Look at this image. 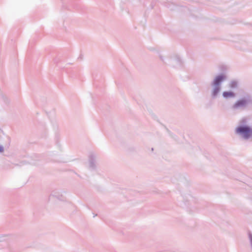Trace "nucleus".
<instances>
[{
  "mask_svg": "<svg viewBox=\"0 0 252 252\" xmlns=\"http://www.w3.org/2000/svg\"><path fill=\"white\" fill-rule=\"evenodd\" d=\"M51 195H52L53 196L56 197V198H57L59 199H61V197H62V195H60L59 194V192L56 190H55L52 192Z\"/></svg>",
  "mask_w": 252,
  "mask_h": 252,
  "instance_id": "8",
  "label": "nucleus"
},
{
  "mask_svg": "<svg viewBox=\"0 0 252 252\" xmlns=\"http://www.w3.org/2000/svg\"><path fill=\"white\" fill-rule=\"evenodd\" d=\"M248 103V100L245 98H243L238 100L232 106V108L233 109H237L240 108H245L246 107Z\"/></svg>",
  "mask_w": 252,
  "mask_h": 252,
  "instance_id": "3",
  "label": "nucleus"
},
{
  "mask_svg": "<svg viewBox=\"0 0 252 252\" xmlns=\"http://www.w3.org/2000/svg\"><path fill=\"white\" fill-rule=\"evenodd\" d=\"M236 132L244 139H248L252 136V129L248 126H240L236 129Z\"/></svg>",
  "mask_w": 252,
  "mask_h": 252,
  "instance_id": "2",
  "label": "nucleus"
},
{
  "mask_svg": "<svg viewBox=\"0 0 252 252\" xmlns=\"http://www.w3.org/2000/svg\"><path fill=\"white\" fill-rule=\"evenodd\" d=\"M238 87V82L236 80H232L229 84V87L232 89L237 88Z\"/></svg>",
  "mask_w": 252,
  "mask_h": 252,
  "instance_id": "6",
  "label": "nucleus"
},
{
  "mask_svg": "<svg viewBox=\"0 0 252 252\" xmlns=\"http://www.w3.org/2000/svg\"><path fill=\"white\" fill-rule=\"evenodd\" d=\"M222 96L224 98H234L235 97V94L230 91H225L223 92Z\"/></svg>",
  "mask_w": 252,
  "mask_h": 252,
  "instance_id": "5",
  "label": "nucleus"
},
{
  "mask_svg": "<svg viewBox=\"0 0 252 252\" xmlns=\"http://www.w3.org/2000/svg\"><path fill=\"white\" fill-rule=\"evenodd\" d=\"M25 164H26V163L25 162V161H22V162L20 163V164H16V165H19V166H22V165H23Z\"/></svg>",
  "mask_w": 252,
  "mask_h": 252,
  "instance_id": "11",
  "label": "nucleus"
},
{
  "mask_svg": "<svg viewBox=\"0 0 252 252\" xmlns=\"http://www.w3.org/2000/svg\"><path fill=\"white\" fill-rule=\"evenodd\" d=\"M168 64L173 67H177L181 64V60L179 57L171 58L168 61Z\"/></svg>",
  "mask_w": 252,
  "mask_h": 252,
  "instance_id": "4",
  "label": "nucleus"
},
{
  "mask_svg": "<svg viewBox=\"0 0 252 252\" xmlns=\"http://www.w3.org/2000/svg\"><path fill=\"white\" fill-rule=\"evenodd\" d=\"M89 167L91 169H94L95 168V161L94 158H90L89 160Z\"/></svg>",
  "mask_w": 252,
  "mask_h": 252,
  "instance_id": "7",
  "label": "nucleus"
},
{
  "mask_svg": "<svg viewBox=\"0 0 252 252\" xmlns=\"http://www.w3.org/2000/svg\"><path fill=\"white\" fill-rule=\"evenodd\" d=\"M4 151L3 146L0 144V154L3 153Z\"/></svg>",
  "mask_w": 252,
  "mask_h": 252,
  "instance_id": "9",
  "label": "nucleus"
},
{
  "mask_svg": "<svg viewBox=\"0 0 252 252\" xmlns=\"http://www.w3.org/2000/svg\"><path fill=\"white\" fill-rule=\"evenodd\" d=\"M226 79V76L223 74L218 75L214 78L211 83V95L213 98H215L217 96L221 90V83Z\"/></svg>",
  "mask_w": 252,
  "mask_h": 252,
  "instance_id": "1",
  "label": "nucleus"
},
{
  "mask_svg": "<svg viewBox=\"0 0 252 252\" xmlns=\"http://www.w3.org/2000/svg\"><path fill=\"white\" fill-rule=\"evenodd\" d=\"M159 58H160V60H161L162 62L164 63V59H163V57L162 55H159Z\"/></svg>",
  "mask_w": 252,
  "mask_h": 252,
  "instance_id": "10",
  "label": "nucleus"
}]
</instances>
